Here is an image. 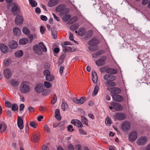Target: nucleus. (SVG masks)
<instances>
[{
	"instance_id": "1",
	"label": "nucleus",
	"mask_w": 150,
	"mask_h": 150,
	"mask_svg": "<svg viewBox=\"0 0 150 150\" xmlns=\"http://www.w3.org/2000/svg\"><path fill=\"white\" fill-rule=\"evenodd\" d=\"M20 91L23 93H27L30 92V88L29 82L26 81H23L19 87Z\"/></svg>"
},
{
	"instance_id": "2",
	"label": "nucleus",
	"mask_w": 150,
	"mask_h": 150,
	"mask_svg": "<svg viewBox=\"0 0 150 150\" xmlns=\"http://www.w3.org/2000/svg\"><path fill=\"white\" fill-rule=\"evenodd\" d=\"M131 127V124L128 121H125L121 124L122 129L125 132H127L129 130Z\"/></svg>"
},
{
	"instance_id": "3",
	"label": "nucleus",
	"mask_w": 150,
	"mask_h": 150,
	"mask_svg": "<svg viewBox=\"0 0 150 150\" xmlns=\"http://www.w3.org/2000/svg\"><path fill=\"white\" fill-rule=\"evenodd\" d=\"M147 141V138L144 136H142L139 138L137 140V143L139 146L144 145Z\"/></svg>"
},
{
	"instance_id": "4",
	"label": "nucleus",
	"mask_w": 150,
	"mask_h": 150,
	"mask_svg": "<svg viewBox=\"0 0 150 150\" xmlns=\"http://www.w3.org/2000/svg\"><path fill=\"white\" fill-rule=\"evenodd\" d=\"M107 59L105 56H103L101 57L100 59H98L96 62V65L98 66H101L105 64L104 62Z\"/></svg>"
},
{
	"instance_id": "5",
	"label": "nucleus",
	"mask_w": 150,
	"mask_h": 150,
	"mask_svg": "<svg viewBox=\"0 0 150 150\" xmlns=\"http://www.w3.org/2000/svg\"><path fill=\"white\" fill-rule=\"evenodd\" d=\"M34 89L36 92L40 93L43 91L44 87L42 83H39L36 85Z\"/></svg>"
},
{
	"instance_id": "6",
	"label": "nucleus",
	"mask_w": 150,
	"mask_h": 150,
	"mask_svg": "<svg viewBox=\"0 0 150 150\" xmlns=\"http://www.w3.org/2000/svg\"><path fill=\"white\" fill-rule=\"evenodd\" d=\"M137 137V134L136 132L134 131L131 132L129 135V139L131 142H134Z\"/></svg>"
},
{
	"instance_id": "7",
	"label": "nucleus",
	"mask_w": 150,
	"mask_h": 150,
	"mask_svg": "<svg viewBox=\"0 0 150 150\" xmlns=\"http://www.w3.org/2000/svg\"><path fill=\"white\" fill-rule=\"evenodd\" d=\"M126 117V115L123 113L120 112L116 113L114 116V119L115 120L116 119L119 120H123Z\"/></svg>"
},
{
	"instance_id": "8",
	"label": "nucleus",
	"mask_w": 150,
	"mask_h": 150,
	"mask_svg": "<svg viewBox=\"0 0 150 150\" xmlns=\"http://www.w3.org/2000/svg\"><path fill=\"white\" fill-rule=\"evenodd\" d=\"M111 106H113V109L117 111H120L123 109L122 106L120 104L115 103H112L111 104Z\"/></svg>"
},
{
	"instance_id": "9",
	"label": "nucleus",
	"mask_w": 150,
	"mask_h": 150,
	"mask_svg": "<svg viewBox=\"0 0 150 150\" xmlns=\"http://www.w3.org/2000/svg\"><path fill=\"white\" fill-rule=\"evenodd\" d=\"M23 17L20 15H17L15 19V24L18 25H21L23 23Z\"/></svg>"
},
{
	"instance_id": "10",
	"label": "nucleus",
	"mask_w": 150,
	"mask_h": 150,
	"mask_svg": "<svg viewBox=\"0 0 150 150\" xmlns=\"http://www.w3.org/2000/svg\"><path fill=\"white\" fill-rule=\"evenodd\" d=\"M103 79L105 80L108 81H114L116 79V78L114 75L106 74L104 75Z\"/></svg>"
},
{
	"instance_id": "11",
	"label": "nucleus",
	"mask_w": 150,
	"mask_h": 150,
	"mask_svg": "<svg viewBox=\"0 0 150 150\" xmlns=\"http://www.w3.org/2000/svg\"><path fill=\"white\" fill-rule=\"evenodd\" d=\"M113 99L115 101L120 102L124 100L123 97L118 94H114L112 95Z\"/></svg>"
},
{
	"instance_id": "12",
	"label": "nucleus",
	"mask_w": 150,
	"mask_h": 150,
	"mask_svg": "<svg viewBox=\"0 0 150 150\" xmlns=\"http://www.w3.org/2000/svg\"><path fill=\"white\" fill-rule=\"evenodd\" d=\"M86 100V98L85 97H81L79 99H77L74 98H73V102L76 103L81 105L83 104Z\"/></svg>"
},
{
	"instance_id": "13",
	"label": "nucleus",
	"mask_w": 150,
	"mask_h": 150,
	"mask_svg": "<svg viewBox=\"0 0 150 150\" xmlns=\"http://www.w3.org/2000/svg\"><path fill=\"white\" fill-rule=\"evenodd\" d=\"M109 91L111 93L116 94L120 93L121 92V90L117 87H113L110 88Z\"/></svg>"
},
{
	"instance_id": "14",
	"label": "nucleus",
	"mask_w": 150,
	"mask_h": 150,
	"mask_svg": "<svg viewBox=\"0 0 150 150\" xmlns=\"http://www.w3.org/2000/svg\"><path fill=\"white\" fill-rule=\"evenodd\" d=\"M20 11V9L17 5L15 4L11 10L12 13L14 15H16L19 13Z\"/></svg>"
},
{
	"instance_id": "15",
	"label": "nucleus",
	"mask_w": 150,
	"mask_h": 150,
	"mask_svg": "<svg viewBox=\"0 0 150 150\" xmlns=\"http://www.w3.org/2000/svg\"><path fill=\"white\" fill-rule=\"evenodd\" d=\"M65 6L63 4H61L59 5L56 7L55 9V10L56 11L58 12H61L64 10V11H66L67 13L69 11V10L67 9H65Z\"/></svg>"
},
{
	"instance_id": "16",
	"label": "nucleus",
	"mask_w": 150,
	"mask_h": 150,
	"mask_svg": "<svg viewBox=\"0 0 150 150\" xmlns=\"http://www.w3.org/2000/svg\"><path fill=\"white\" fill-rule=\"evenodd\" d=\"M71 123L78 127H82L83 125L81 122L78 120H71Z\"/></svg>"
},
{
	"instance_id": "17",
	"label": "nucleus",
	"mask_w": 150,
	"mask_h": 150,
	"mask_svg": "<svg viewBox=\"0 0 150 150\" xmlns=\"http://www.w3.org/2000/svg\"><path fill=\"white\" fill-rule=\"evenodd\" d=\"M17 125L19 128L21 129H23V120L21 117L18 116L17 120Z\"/></svg>"
},
{
	"instance_id": "18",
	"label": "nucleus",
	"mask_w": 150,
	"mask_h": 150,
	"mask_svg": "<svg viewBox=\"0 0 150 150\" xmlns=\"http://www.w3.org/2000/svg\"><path fill=\"white\" fill-rule=\"evenodd\" d=\"M18 46V44L17 42L14 40H12L10 41L9 43L8 46L11 49H15Z\"/></svg>"
},
{
	"instance_id": "19",
	"label": "nucleus",
	"mask_w": 150,
	"mask_h": 150,
	"mask_svg": "<svg viewBox=\"0 0 150 150\" xmlns=\"http://www.w3.org/2000/svg\"><path fill=\"white\" fill-rule=\"evenodd\" d=\"M0 49L1 51L4 53H6L8 51V47L4 44L0 45Z\"/></svg>"
},
{
	"instance_id": "20",
	"label": "nucleus",
	"mask_w": 150,
	"mask_h": 150,
	"mask_svg": "<svg viewBox=\"0 0 150 150\" xmlns=\"http://www.w3.org/2000/svg\"><path fill=\"white\" fill-rule=\"evenodd\" d=\"M4 76L7 79H9L11 76V73L10 70L8 69H5L4 71Z\"/></svg>"
},
{
	"instance_id": "21",
	"label": "nucleus",
	"mask_w": 150,
	"mask_h": 150,
	"mask_svg": "<svg viewBox=\"0 0 150 150\" xmlns=\"http://www.w3.org/2000/svg\"><path fill=\"white\" fill-rule=\"evenodd\" d=\"M59 0H50L48 3V6L50 7H52L57 4Z\"/></svg>"
},
{
	"instance_id": "22",
	"label": "nucleus",
	"mask_w": 150,
	"mask_h": 150,
	"mask_svg": "<svg viewBox=\"0 0 150 150\" xmlns=\"http://www.w3.org/2000/svg\"><path fill=\"white\" fill-rule=\"evenodd\" d=\"M113 81H108L104 83V84L107 86L111 87H114L116 86V83L115 82Z\"/></svg>"
},
{
	"instance_id": "23",
	"label": "nucleus",
	"mask_w": 150,
	"mask_h": 150,
	"mask_svg": "<svg viewBox=\"0 0 150 150\" xmlns=\"http://www.w3.org/2000/svg\"><path fill=\"white\" fill-rule=\"evenodd\" d=\"M106 72L110 74H115L117 73V71L116 69L112 68H109L105 70Z\"/></svg>"
},
{
	"instance_id": "24",
	"label": "nucleus",
	"mask_w": 150,
	"mask_h": 150,
	"mask_svg": "<svg viewBox=\"0 0 150 150\" xmlns=\"http://www.w3.org/2000/svg\"><path fill=\"white\" fill-rule=\"evenodd\" d=\"M33 49L35 52L37 54H40L42 52L40 47L38 45H36L33 46Z\"/></svg>"
},
{
	"instance_id": "25",
	"label": "nucleus",
	"mask_w": 150,
	"mask_h": 150,
	"mask_svg": "<svg viewBox=\"0 0 150 150\" xmlns=\"http://www.w3.org/2000/svg\"><path fill=\"white\" fill-rule=\"evenodd\" d=\"M13 31L16 36H18L20 35L21 31L19 28L17 27L14 28L13 29Z\"/></svg>"
},
{
	"instance_id": "26",
	"label": "nucleus",
	"mask_w": 150,
	"mask_h": 150,
	"mask_svg": "<svg viewBox=\"0 0 150 150\" xmlns=\"http://www.w3.org/2000/svg\"><path fill=\"white\" fill-rule=\"evenodd\" d=\"M98 43V42L96 38L92 39L88 42V44L91 46H95Z\"/></svg>"
},
{
	"instance_id": "27",
	"label": "nucleus",
	"mask_w": 150,
	"mask_h": 150,
	"mask_svg": "<svg viewBox=\"0 0 150 150\" xmlns=\"http://www.w3.org/2000/svg\"><path fill=\"white\" fill-rule=\"evenodd\" d=\"M92 80L94 83H96L97 82L98 78L96 73V71H92Z\"/></svg>"
},
{
	"instance_id": "28",
	"label": "nucleus",
	"mask_w": 150,
	"mask_h": 150,
	"mask_svg": "<svg viewBox=\"0 0 150 150\" xmlns=\"http://www.w3.org/2000/svg\"><path fill=\"white\" fill-rule=\"evenodd\" d=\"M14 54L16 57L20 58L23 55V52L21 50H19L15 52Z\"/></svg>"
},
{
	"instance_id": "29",
	"label": "nucleus",
	"mask_w": 150,
	"mask_h": 150,
	"mask_svg": "<svg viewBox=\"0 0 150 150\" xmlns=\"http://www.w3.org/2000/svg\"><path fill=\"white\" fill-rule=\"evenodd\" d=\"M40 138L39 135L34 134L32 136V140L34 142H37L39 141Z\"/></svg>"
},
{
	"instance_id": "30",
	"label": "nucleus",
	"mask_w": 150,
	"mask_h": 150,
	"mask_svg": "<svg viewBox=\"0 0 150 150\" xmlns=\"http://www.w3.org/2000/svg\"><path fill=\"white\" fill-rule=\"evenodd\" d=\"M28 42V40L26 38H23L19 40V43L20 45H25Z\"/></svg>"
},
{
	"instance_id": "31",
	"label": "nucleus",
	"mask_w": 150,
	"mask_h": 150,
	"mask_svg": "<svg viewBox=\"0 0 150 150\" xmlns=\"http://www.w3.org/2000/svg\"><path fill=\"white\" fill-rule=\"evenodd\" d=\"M55 117L58 120H61V118L60 117L59 110L58 109H56L55 110Z\"/></svg>"
},
{
	"instance_id": "32",
	"label": "nucleus",
	"mask_w": 150,
	"mask_h": 150,
	"mask_svg": "<svg viewBox=\"0 0 150 150\" xmlns=\"http://www.w3.org/2000/svg\"><path fill=\"white\" fill-rule=\"evenodd\" d=\"M39 45L41 48L43 52H46L47 51V49L46 46L44 45L42 42H41L38 44Z\"/></svg>"
},
{
	"instance_id": "33",
	"label": "nucleus",
	"mask_w": 150,
	"mask_h": 150,
	"mask_svg": "<svg viewBox=\"0 0 150 150\" xmlns=\"http://www.w3.org/2000/svg\"><path fill=\"white\" fill-rule=\"evenodd\" d=\"M22 31L23 33L25 35H29L30 34V32L26 27L23 28Z\"/></svg>"
},
{
	"instance_id": "34",
	"label": "nucleus",
	"mask_w": 150,
	"mask_h": 150,
	"mask_svg": "<svg viewBox=\"0 0 150 150\" xmlns=\"http://www.w3.org/2000/svg\"><path fill=\"white\" fill-rule=\"evenodd\" d=\"M86 32L84 28H80L79 30L78 33L80 36H83Z\"/></svg>"
},
{
	"instance_id": "35",
	"label": "nucleus",
	"mask_w": 150,
	"mask_h": 150,
	"mask_svg": "<svg viewBox=\"0 0 150 150\" xmlns=\"http://www.w3.org/2000/svg\"><path fill=\"white\" fill-rule=\"evenodd\" d=\"M81 121L82 123L87 126L88 125V120L84 116H82L81 117Z\"/></svg>"
},
{
	"instance_id": "36",
	"label": "nucleus",
	"mask_w": 150,
	"mask_h": 150,
	"mask_svg": "<svg viewBox=\"0 0 150 150\" xmlns=\"http://www.w3.org/2000/svg\"><path fill=\"white\" fill-rule=\"evenodd\" d=\"M10 82L12 86H18L19 84V82L14 79L11 80L10 81Z\"/></svg>"
},
{
	"instance_id": "37",
	"label": "nucleus",
	"mask_w": 150,
	"mask_h": 150,
	"mask_svg": "<svg viewBox=\"0 0 150 150\" xmlns=\"http://www.w3.org/2000/svg\"><path fill=\"white\" fill-rule=\"evenodd\" d=\"M47 80L48 81H52L54 79V77L53 75H51L50 74L46 77Z\"/></svg>"
},
{
	"instance_id": "38",
	"label": "nucleus",
	"mask_w": 150,
	"mask_h": 150,
	"mask_svg": "<svg viewBox=\"0 0 150 150\" xmlns=\"http://www.w3.org/2000/svg\"><path fill=\"white\" fill-rule=\"evenodd\" d=\"M70 45V43L68 42H65L64 43V45H63V47L64 48V49L63 50V51H64L65 52L68 51L69 50L67 48V47L66 46V45Z\"/></svg>"
},
{
	"instance_id": "39",
	"label": "nucleus",
	"mask_w": 150,
	"mask_h": 150,
	"mask_svg": "<svg viewBox=\"0 0 150 150\" xmlns=\"http://www.w3.org/2000/svg\"><path fill=\"white\" fill-rule=\"evenodd\" d=\"M79 27V25L77 24H75L71 25L70 27V29L72 30H74L77 29Z\"/></svg>"
},
{
	"instance_id": "40",
	"label": "nucleus",
	"mask_w": 150,
	"mask_h": 150,
	"mask_svg": "<svg viewBox=\"0 0 150 150\" xmlns=\"http://www.w3.org/2000/svg\"><path fill=\"white\" fill-rule=\"evenodd\" d=\"M104 53V52L102 50H100L97 52L95 54H93V57H96V56H99Z\"/></svg>"
},
{
	"instance_id": "41",
	"label": "nucleus",
	"mask_w": 150,
	"mask_h": 150,
	"mask_svg": "<svg viewBox=\"0 0 150 150\" xmlns=\"http://www.w3.org/2000/svg\"><path fill=\"white\" fill-rule=\"evenodd\" d=\"M70 18L71 16L69 14L66 15L63 17V21L64 22H67Z\"/></svg>"
},
{
	"instance_id": "42",
	"label": "nucleus",
	"mask_w": 150,
	"mask_h": 150,
	"mask_svg": "<svg viewBox=\"0 0 150 150\" xmlns=\"http://www.w3.org/2000/svg\"><path fill=\"white\" fill-rule=\"evenodd\" d=\"M68 105L67 104L65 103H62L61 105V107L62 110L64 111L68 108Z\"/></svg>"
},
{
	"instance_id": "43",
	"label": "nucleus",
	"mask_w": 150,
	"mask_h": 150,
	"mask_svg": "<svg viewBox=\"0 0 150 150\" xmlns=\"http://www.w3.org/2000/svg\"><path fill=\"white\" fill-rule=\"evenodd\" d=\"M18 107L17 105L16 104L14 103L12 105L11 109L13 111H15L16 110H18Z\"/></svg>"
},
{
	"instance_id": "44",
	"label": "nucleus",
	"mask_w": 150,
	"mask_h": 150,
	"mask_svg": "<svg viewBox=\"0 0 150 150\" xmlns=\"http://www.w3.org/2000/svg\"><path fill=\"white\" fill-rule=\"evenodd\" d=\"M30 4L33 7H35L37 6V3L34 0H30Z\"/></svg>"
},
{
	"instance_id": "45",
	"label": "nucleus",
	"mask_w": 150,
	"mask_h": 150,
	"mask_svg": "<svg viewBox=\"0 0 150 150\" xmlns=\"http://www.w3.org/2000/svg\"><path fill=\"white\" fill-rule=\"evenodd\" d=\"M11 60L9 59H6L4 60V64L5 66H8L10 64Z\"/></svg>"
},
{
	"instance_id": "46",
	"label": "nucleus",
	"mask_w": 150,
	"mask_h": 150,
	"mask_svg": "<svg viewBox=\"0 0 150 150\" xmlns=\"http://www.w3.org/2000/svg\"><path fill=\"white\" fill-rule=\"evenodd\" d=\"M99 89V87L97 86H96L95 87L94 91L92 93L93 95H95L97 94L98 91Z\"/></svg>"
},
{
	"instance_id": "47",
	"label": "nucleus",
	"mask_w": 150,
	"mask_h": 150,
	"mask_svg": "<svg viewBox=\"0 0 150 150\" xmlns=\"http://www.w3.org/2000/svg\"><path fill=\"white\" fill-rule=\"evenodd\" d=\"M44 86L47 88H50L51 86V83L47 81H45L44 83Z\"/></svg>"
},
{
	"instance_id": "48",
	"label": "nucleus",
	"mask_w": 150,
	"mask_h": 150,
	"mask_svg": "<svg viewBox=\"0 0 150 150\" xmlns=\"http://www.w3.org/2000/svg\"><path fill=\"white\" fill-rule=\"evenodd\" d=\"M29 125L31 127L35 128L37 126V124L33 121H31L29 123Z\"/></svg>"
},
{
	"instance_id": "49",
	"label": "nucleus",
	"mask_w": 150,
	"mask_h": 150,
	"mask_svg": "<svg viewBox=\"0 0 150 150\" xmlns=\"http://www.w3.org/2000/svg\"><path fill=\"white\" fill-rule=\"evenodd\" d=\"M78 20L77 18L76 17H74L72 18L69 21V23L71 24H72L73 23L76 22Z\"/></svg>"
},
{
	"instance_id": "50",
	"label": "nucleus",
	"mask_w": 150,
	"mask_h": 150,
	"mask_svg": "<svg viewBox=\"0 0 150 150\" xmlns=\"http://www.w3.org/2000/svg\"><path fill=\"white\" fill-rule=\"evenodd\" d=\"M93 32L91 30H88L87 33V36L88 38H91L93 35Z\"/></svg>"
},
{
	"instance_id": "51",
	"label": "nucleus",
	"mask_w": 150,
	"mask_h": 150,
	"mask_svg": "<svg viewBox=\"0 0 150 150\" xmlns=\"http://www.w3.org/2000/svg\"><path fill=\"white\" fill-rule=\"evenodd\" d=\"M67 130L68 131L72 132L74 131V129L73 128V126L71 125H69L67 127Z\"/></svg>"
},
{
	"instance_id": "52",
	"label": "nucleus",
	"mask_w": 150,
	"mask_h": 150,
	"mask_svg": "<svg viewBox=\"0 0 150 150\" xmlns=\"http://www.w3.org/2000/svg\"><path fill=\"white\" fill-rule=\"evenodd\" d=\"M14 4L15 3H11L8 4L7 6V8L8 9H11L12 10V8H13Z\"/></svg>"
},
{
	"instance_id": "53",
	"label": "nucleus",
	"mask_w": 150,
	"mask_h": 150,
	"mask_svg": "<svg viewBox=\"0 0 150 150\" xmlns=\"http://www.w3.org/2000/svg\"><path fill=\"white\" fill-rule=\"evenodd\" d=\"M52 37L54 38H56L57 36V33L54 30H52Z\"/></svg>"
},
{
	"instance_id": "54",
	"label": "nucleus",
	"mask_w": 150,
	"mask_h": 150,
	"mask_svg": "<svg viewBox=\"0 0 150 150\" xmlns=\"http://www.w3.org/2000/svg\"><path fill=\"white\" fill-rule=\"evenodd\" d=\"M43 74L44 76L46 77L47 76L50 74V71L48 70H45L43 71Z\"/></svg>"
},
{
	"instance_id": "55",
	"label": "nucleus",
	"mask_w": 150,
	"mask_h": 150,
	"mask_svg": "<svg viewBox=\"0 0 150 150\" xmlns=\"http://www.w3.org/2000/svg\"><path fill=\"white\" fill-rule=\"evenodd\" d=\"M66 56V53L62 54L60 56L59 59L60 60H62V63H63V62Z\"/></svg>"
},
{
	"instance_id": "56",
	"label": "nucleus",
	"mask_w": 150,
	"mask_h": 150,
	"mask_svg": "<svg viewBox=\"0 0 150 150\" xmlns=\"http://www.w3.org/2000/svg\"><path fill=\"white\" fill-rule=\"evenodd\" d=\"M105 123H106V125H109L111 123V121L110 118H107L105 121Z\"/></svg>"
},
{
	"instance_id": "57",
	"label": "nucleus",
	"mask_w": 150,
	"mask_h": 150,
	"mask_svg": "<svg viewBox=\"0 0 150 150\" xmlns=\"http://www.w3.org/2000/svg\"><path fill=\"white\" fill-rule=\"evenodd\" d=\"M50 93V91H49L47 90H45L44 91H43L42 94L43 95L47 96L48 94H49Z\"/></svg>"
},
{
	"instance_id": "58",
	"label": "nucleus",
	"mask_w": 150,
	"mask_h": 150,
	"mask_svg": "<svg viewBox=\"0 0 150 150\" xmlns=\"http://www.w3.org/2000/svg\"><path fill=\"white\" fill-rule=\"evenodd\" d=\"M54 97L53 98V100H52L51 103L52 104H54L57 101V98L56 96V95L55 94H54Z\"/></svg>"
},
{
	"instance_id": "59",
	"label": "nucleus",
	"mask_w": 150,
	"mask_h": 150,
	"mask_svg": "<svg viewBox=\"0 0 150 150\" xmlns=\"http://www.w3.org/2000/svg\"><path fill=\"white\" fill-rule=\"evenodd\" d=\"M44 128L45 130L47 132V133H49L50 132V129L47 125H45L44 126Z\"/></svg>"
},
{
	"instance_id": "60",
	"label": "nucleus",
	"mask_w": 150,
	"mask_h": 150,
	"mask_svg": "<svg viewBox=\"0 0 150 150\" xmlns=\"http://www.w3.org/2000/svg\"><path fill=\"white\" fill-rule=\"evenodd\" d=\"M5 105L8 108H10L12 105L11 103L8 101L6 102Z\"/></svg>"
},
{
	"instance_id": "61",
	"label": "nucleus",
	"mask_w": 150,
	"mask_h": 150,
	"mask_svg": "<svg viewBox=\"0 0 150 150\" xmlns=\"http://www.w3.org/2000/svg\"><path fill=\"white\" fill-rule=\"evenodd\" d=\"M149 1V0H142V4L143 5H145L147 4Z\"/></svg>"
},
{
	"instance_id": "62",
	"label": "nucleus",
	"mask_w": 150,
	"mask_h": 150,
	"mask_svg": "<svg viewBox=\"0 0 150 150\" xmlns=\"http://www.w3.org/2000/svg\"><path fill=\"white\" fill-rule=\"evenodd\" d=\"M41 19L43 21H46L47 20V17L44 15H41L40 16Z\"/></svg>"
},
{
	"instance_id": "63",
	"label": "nucleus",
	"mask_w": 150,
	"mask_h": 150,
	"mask_svg": "<svg viewBox=\"0 0 150 150\" xmlns=\"http://www.w3.org/2000/svg\"><path fill=\"white\" fill-rule=\"evenodd\" d=\"M80 133L81 134L86 135V132L82 129H79Z\"/></svg>"
},
{
	"instance_id": "64",
	"label": "nucleus",
	"mask_w": 150,
	"mask_h": 150,
	"mask_svg": "<svg viewBox=\"0 0 150 150\" xmlns=\"http://www.w3.org/2000/svg\"><path fill=\"white\" fill-rule=\"evenodd\" d=\"M24 108V105L23 104H21L19 106V110L21 111L23 110Z\"/></svg>"
}]
</instances>
